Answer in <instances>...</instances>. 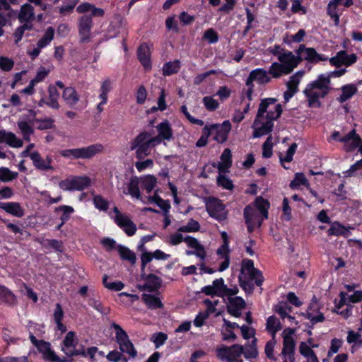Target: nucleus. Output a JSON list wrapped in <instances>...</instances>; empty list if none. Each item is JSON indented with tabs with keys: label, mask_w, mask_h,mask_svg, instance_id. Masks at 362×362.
I'll return each instance as SVG.
<instances>
[{
	"label": "nucleus",
	"mask_w": 362,
	"mask_h": 362,
	"mask_svg": "<svg viewBox=\"0 0 362 362\" xmlns=\"http://www.w3.org/2000/svg\"><path fill=\"white\" fill-rule=\"evenodd\" d=\"M275 98H268L262 100L256 117L252 124L253 138H259L269 134L274 127L273 122L277 119L282 112V107Z\"/></svg>",
	"instance_id": "nucleus-1"
},
{
	"label": "nucleus",
	"mask_w": 362,
	"mask_h": 362,
	"mask_svg": "<svg viewBox=\"0 0 362 362\" xmlns=\"http://www.w3.org/2000/svg\"><path fill=\"white\" fill-rule=\"evenodd\" d=\"M78 13H86L90 12V15H83L78 19V42L80 44H86L93 39L91 30L93 25V17H103L105 15V11L103 8H97L95 5L88 2H83L79 4L76 8Z\"/></svg>",
	"instance_id": "nucleus-2"
},
{
	"label": "nucleus",
	"mask_w": 362,
	"mask_h": 362,
	"mask_svg": "<svg viewBox=\"0 0 362 362\" xmlns=\"http://www.w3.org/2000/svg\"><path fill=\"white\" fill-rule=\"evenodd\" d=\"M331 81L327 78L319 75L317 78L307 84L303 93L308 101V107H320V99L326 97L331 90Z\"/></svg>",
	"instance_id": "nucleus-3"
},
{
	"label": "nucleus",
	"mask_w": 362,
	"mask_h": 362,
	"mask_svg": "<svg viewBox=\"0 0 362 362\" xmlns=\"http://www.w3.org/2000/svg\"><path fill=\"white\" fill-rule=\"evenodd\" d=\"M241 275L239 276L240 285L243 289L248 293H252L254 290L252 281H255L257 286H261L264 277L262 272L254 267V262L251 259H245L243 262Z\"/></svg>",
	"instance_id": "nucleus-4"
},
{
	"label": "nucleus",
	"mask_w": 362,
	"mask_h": 362,
	"mask_svg": "<svg viewBox=\"0 0 362 362\" xmlns=\"http://www.w3.org/2000/svg\"><path fill=\"white\" fill-rule=\"evenodd\" d=\"M300 64L298 55L291 51L286 50L279 57L278 62H273L270 66V73L274 78L290 74Z\"/></svg>",
	"instance_id": "nucleus-5"
},
{
	"label": "nucleus",
	"mask_w": 362,
	"mask_h": 362,
	"mask_svg": "<svg viewBox=\"0 0 362 362\" xmlns=\"http://www.w3.org/2000/svg\"><path fill=\"white\" fill-rule=\"evenodd\" d=\"M158 139H153L152 134L142 132L130 143V150L135 151L136 156L141 159L150 154V148L156 146Z\"/></svg>",
	"instance_id": "nucleus-6"
},
{
	"label": "nucleus",
	"mask_w": 362,
	"mask_h": 362,
	"mask_svg": "<svg viewBox=\"0 0 362 362\" xmlns=\"http://www.w3.org/2000/svg\"><path fill=\"white\" fill-rule=\"evenodd\" d=\"M100 144L90 145L86 147L65 149L60 151V155L68 159H88L103 151Z\"/></svg>",
	"instance_id": "nucleus-7"
},
{
	"label": "nucleus",
	"mask_w": 362,
	"mask_h": 362,
	"mask_svg": "<svg viewBox=\"0 0 362 362\" xmlns=\"http://www.w3.org/2000/svg\"><path fill=\"white\" fill-rule=\"evenodd\" d=\"M62 350L68 356L86 357L85 346L78 343L76 334L73 331H70L66 334L62 341Z\"/></svg>",
	"instance_id": "nucleus-8"
},
{
	"label": "nucleus",
	"mask_w": 362,
	"mask_h": 362,
	"mask_svg": "<svg viewBox=\"0 0 362 362\" xmlns=\"http://www.w3.org/2000/svg\"><path fill=\"white\" fill-rule=\"evenodd\" d=\"M274 78L270 73V67L269 70L257 68L249 74V76L246 80V86L249 88L247 90V97L250 100H252V93L253 92L254 84L255 81L257 84L262 86L269 83L272 81V78Z\"/></svg>",
	"instance_id": "nucleus-9"
},
{
	"label": "nucleus",
	"mask_w": 362,
	"mask_h": 362,
	"mask_svg": "<svg viewBox=\"0 0 362 362\" xmlns=\"http://www.w3.org/2000/svg\"><path fill=\"white\" fill-rule=\"evenodd\" d=\"M92 182L89 177L69 176L59 182V187L64 191H82L90 186Z\"/></svg>",
	"instance_id": "nucleus-10"
},
{
	"label": "nucleus",
	"mask_w": 362,
	"mask_h": 362,
	"mask_svg": "<svg viewBox=\"0 0 362 362\" xmlns=\"http://www.w3.org/2000/svg\"><path fill=\"white\" fill-rule=\"evenodd\" d=\"M29 337L32 344L37 349L39 352L42 354L45 360L50 362L67 361L65 357L61 358L55 354V352L51 349V344L49 342L37 339L32 333L30 334Z\"/></svg>",
	"instance_id": "nucleus-11"
},
{
	"label": "nucleus",
	"mask_w": 362,
	"mask_h": 362,
	"mask_svg": "<svg viewBox=\"0 0 362 362\" xmlns=\"http://www.w3.org/2000/svg\"><path fill=\"white\" fill-rule=\"evenodd\" d=\"M112 327L116 331L115 338L120 351L128 354L132 358H135L137 356V351L133 344L130 341L126 332L117 324L113 323Z\"/></svg>",
	"instance_id": "nucleus-12"
},
{
	"label": "nucleus",
	"mask_w": 362,
	"mask_h": 362,
	"mask_svg": "<svg viewBox=\"0 0 362 362\" xmlns=\"http://www.w3.org/2000/svg\"><path fill=\"white\" fill-rule=\"evenodd\" d=\"M293 329L291 328L285 329L282 332L283 349L281 355L284 358V362H294V349L295 341L293 337Z\"/></svg>",
	"instance_id": "nucleus-13"
},
{
	"label": "nucleus",
	"mask_w": 362,
	"mask_h": 362,
	"mask_svg": "<svg viewBox=\"0 0 362 362\" xmlns=\"http://www.w3.org/2000/svg\"><path fill=\"white\" fill-rule=\"evenodd\" d=\"M244 352V346L233 344L230 346L220 345L216 349V356L222 361L228 362L236 358H240Z\"/></svg>",
	"instance_id": "nucleus-14"
},
{
	"label": "nucleus",
	"mask_w": 362,
	"mask_h": 362,
	"mask_svg": "<svg viewBox=\"0 0 362 362\" xmlns=\"http://www.w3.org/2000/svg\"><path fill=\"white\" fill-rule=\"evenodd\" d=\"M113 211L115 214L114 221L128 236H132L136 231V224L130 218L124 214H122L117 207H114Z\"/></svg>",
	"instance_id": "nucleus-15"
},
{
	"label": "nucleus",
	"mask_w": 362,
	"mask_h": 362,
	"mask_svg": "<svg viewBox=\"0 0 362 362\" xmlns=\"http://www.w3.org/2000/svg\"><path fill=\"white\" fill-rule=\"evenodd\" d=\"M296 54L300 58V63L303 60L311 63H317L328 59L327 57L318 54L314 48L306 47L304 45H300L296 51Z\"/></svg>",
	"instance_id": "nucleus-16"
},
{
	"label": "nucleus",
	"mask_w": 362,
	"mask_h": 362,
	"mask_svg": "<svg viewBox=\"0 0 362 362\" xmlns=\"http://www.w3.org/2000/svg\"><path fill=\"white\" fill-rule=\"evenodd\" d=\"M206 209L211 217L218 221H223L227 218L225 206L217 199H209L206 203Z\"/></svg>",
	"instance_id": "nucleus-17"
},
{
	"label": "nucleus",
	"mask_w": 362,
	"mask_h": 362,
	"mask_svg": "<svg viewBox=\"0 0 362 362\" xmlns=\"http://www.w3.org/2000/svg\"><path fill=\"white\" fill-rule=\"evenodd\" d=\"M357 60V56L355 54H348L345 51H339L337 54L331 57L329 61L330 64L339 67L342 65L349 66L354 64Z\"/></svg>",
	"instance_id": "nucleus-18"
},
{
	"label": "nucleus",
	"mask_w": 362,
	"mask_h": 362,
	"mask_svg": "<svg viewBox=\"0 0 362 362\" xmlns=\"http://www.w3.org/2000/svg\"><path fill=\"white\" fill-rule=\"evenodd\" d=\"M339 141L344 144L343 149L346 152H351L359 146L361 137L355 129H352L346 135L339 138Z\"/></svg>",
	"instance_id": "nucleus-19"
},
{
	"label": "nucleus",
	"mask_w": 362,
	"mask_h": 362,
	"mask_svg": "<svg viewBox=\"0 0 362 362\" xmlns=\"http://www.w3.org/2000/svg\"><path fill=\"white\" fill-rule=\"evenodd\" d=\"M185 243L187 244L188 247L194 250H187L186 251L187 255H188V256L196 255L197 257H199L202 260L205 259L206 251H205L203 245L198 241L197 239L188 235L185 238Z\"/></svg>",
	"instance_id": "nucleus-20"
},
{
	"label": "nucleus",
	"mask_w": 362,
	"mask_h": 362,
	"mask_svg": "<svg viewBox=\"0 0 362 362\" xmlns=\"http://www.w3.org/2000/svg\"><path fill=\"white\" fill-rule=\"evenodd\" d=\"M214 128V139L218 143L225 142L228 136V134L231 129V124L229 120H225L221 124H212Z\"/></svg>",
	"instance_id": "nucleus-21"
},
{
	"label": "nucleus",
	"mask_w": 362,
	"mask_h": 362,
	"mask_svg": "<svg viewBox=\"0 0 362 362\" xmlns=\"http://www.w3.org/2000/svg\"><path fill=\"white\" fill-rule=\"evenodd\" d=\"M156 129L158 132V135L153 136V139H158L156 142V145L161 144L163 141H170L173 139V129L168 121L165 120L158 124Z\"/></svg>",
	"instance_id": "nucleus-22"
},
{
	"label": "nucleus",
	"mask_w": 362,
	"mask_h": 362,
	"mask_svg": "<svg viewBox=\"0 0 362 362\" xmlns=\"http://www.w3.org/2000/svg\"><path fill=\"white\" fill-rule=\"evenodd\" d=\"M151 49L147 44L142 43L139 47L137 49L138 59L147 71L151 69Z\"/></svg>",
	"instance_id": "nucleus-23"
},
{
	"label": "nucleus",
	"mask_w": 362,
	"mask_h": 362,
	"mask_svg": "<svg viewBox=\"0 0 362 362\" xmlns=\"http://www.w3.org/2000/svg\"><path fill=\"white\" fill-rule=\"evenodd\" d=\"M34 166L41 170H53L51 165L52 159L50 156H47L46 159H43L37 152H33L29 155Z\"/></svg>",
	"instance_id": "nucleus-24"
},
{
	"label": "nucleus",
	"mask_w": 362,
	"mask_h": 362,
	"mask_svg": "<svg viewBox=\"0 0 362 362\" xmlns=\"http://www.w3.org/2000/svg\"><path fill=\"white\" fill-rule=\"evenodd\" d=\"M6 143L12 148H21L23 146V141L18 139L15 134L4 129L0 130V144Z\"/></svg>",
	"instance_id": "nucleus-25"
},
{
	"label": "nucleus",
	"mask_w": 362,
	"mask_h": 362,
	"mask_svg": "<svg viewBox=\"0 0 362 362\" xmlns=\"http://www.w3.org/2000/svg\"><path fill=\"white\" fill-rule=\"evenodd\" d=\"M0 209L18 218H21L25 214L24 209L18 202H0Z\"/></svg>",
	"instance_id": "nucleus-26"
},
{
	"label": "nucleus",
	"mask_w": 362,
	"mask_h": 362,
	"mask_svg": "<svg viewBox=\"0 0 362 362\" xmlns=\"http://www.w3.org/2000/svg\"><path fill=\"white\" fill-rule=\"evenodd\" d=\"M229 245L222 244L217 250V255L219 256L220 265L218 269L219 272L227 269L230 264Z\"/></svg>",
	"instance_id": "nucleus-27"
},
{
	"label": "nucleus",
	"mask_w": 362,
	"mask_h": 362,
	"mask_svg": "<svg viewBox=\"0 0 362 362\" xmlns=\"http://www.w3.org/2000/svg\"><path fill=\"white\" fill-rule=\"evenodd\" d=\"M62 98L71 107H74L79 100L76 90L72 87H66L64 89Z\"/></svg>",
	"instance_id": "nucleus-28"
},
{
	"label": "nucleus",
	"mask_w": 362,
	"mask_h": 362,
	"mask_svg": "<svg viewBox=\"0 0 362 362\" xmlns=\"http://www.w3.org/2000/svg\"><path fill=\"white\" fill-rule=\"evenodd\" d=\"M140 180L137 177H131L128 184V193L133 198L141 200L144 204L147 202L141 199V192L139 189Z\"/></svg>",
	"instance_id": "nucleus-29"
},
{
	"label": "nucleus",
	"mask_w": 362,
	"mask_h": 362,
	"mask_svg": "<svg viewBox=\"0 0 362 362\" xmlns=\"http://www.w3.org/2000/svg\"><path fill=\"white\" fill-rule=\"evenodd\" d=\"M33 18L34 12L33 6L28 4L23 5L18 13L19 21L21 23L25 22V23H30V21H31Z\"/></svg>",
	"instance_id": "nucleus-30"
},
{
	"label": "nucleus",
	"mask_w": 362,
	"mask_h": 362,
	"mask_svg": "<svg viewBox=\"0 0 362 362\" xmlns=\"http://www.w3.org/2000/svg\"><path fill=\"white\" fill-rule=\"evenodd\" d=\"M232 154L229 148H226L221 156V161L217 165V168L220 172H225L232 165Z\"/></svg>",
	"instance_id": "nucleus-31"
},
{
	"label": "nucleus",
	"mask_w": 362,
	"mask_h": 362,
	"mask_svg": "<svg viewBox=\"0 0 362 362\" xmlns=\"http://www.w3.org/2000/svg\"><path fill=\"white\" fill-rule=\"evenodd\" d=\"M341 90V94L337 98V100L341 103L352 98L358 90L356 86L354 84L343 86Z\"/></svg>",
	"instance_id": "nucleus-32"
},
{
	"label": "nucleus",
	"mask_w": 362,
	"mask_h": 362,
	"mask_svg": "<svg viewBox=\"0 0 362 362\" xmlns=\"http://www.w3.org/2000/svg\"><path fill=\"white\" fill-rule=\"evenodd\" d=\"M299 351L302 356L307 358V362H319L317 356L307 342L300 344Z\"/></svg>",
	"instance_id": "nucleus-33"
},
{
	"label": "nucleus",
	"mask_w": 362,
	"mask_h": 362,
	"mask_svg": "<svg viewBox=\"0 0 362 362\" xmlns=\"http://www.w3.org/2000/svg\"><path fill=\"white\" fill-rule=\"evenodd\" d=\"M49 97L47 100L46 105L52 109H59V104L58 103V99L59 97V93L54 86L49 87L48 89Z\"/></svg>",
	"instance_id": "nucleus-34"
},
{
	"label": "nucleus",
	"mask_w": 362,
	"mask_h": 362,
	"mask_svg": "<svg viewBox=\"0 0 362 362\" xmlns=\"http://www.w3.org/2000/svg\"><path fill=\"white\" fill-rule=\"evenodd\" d=\"M340 297L341 305L347 304L349 303H358L362 300V291H357L351 295H348L346 293L341 292Z\"/></svg>",
	"instance_id": "nucleus-35"
},
{
	"label": "nucleus",
	"mask_w": 362,
	"mask_h": 362,
	"mask_svg": "<svg viewBox=\"0 0 362 362\" xmlns=\"http://www.w3.org/2000/svg\"><path fill=\"white\" fill-rule=\"evenodd\" d=\"M305 74V71H298L294 74H293L290 78L288 81L286 83V87L288 89L295 90V91L298 92V85L300 83L302 78Z\"/></svg>",
	"instance_id": "nucleus-36"
},
{
	"label": "nucleus",
	"mask_w": 362,
	"mask_h": 362,
	"mask_svg": "<svg viewBox=\"0 0 362 362\" xmlns=\"http://www.w3.org/2000/svg\"><path fill=\"white\" fill-rule=\"evenodd\" d=\"M180 69V60H174L164 64L162 71L164 76H170L176 74Z\"/></svg>",
	"instance_id": "nucleus-37"
},
{
	"label": "nucleus",
	"mask_w": 362,
	"mask_h": 362,
	"mask_svg": "<svg viewBox=\"0 0 362 362\" xmlns=\"http://www.w3.org/2000/svg\"><path fill=\"white\" fill-rule=\"evenodd\" d=\"M139 180L141 184V187L146 189L147 193H151L157 184L156 178L153 175H151L141 177Z\"/></svg>",
	"instance_id": "nucleus-38"
},
{
	"label": "nucleus",
	"mask_w": 362,
	"mask_h": 362,
	"mask_svg": "<svg viewBox=\"0 0 362 362\" xmlns=\"http://www.w3.org/2000/svg\"><path fill=\"white\" fill-rule=\"evenodd\" d=\"M55 212H61L60 217L61 225H64L71 217V214L74 212V209L68 205H62L55 208Z\"/></svg>",
	"instance_id": "nucleus-39"
},
{
	"label": "nucleus",
	"mask_w": 362,
	"mask_h": 362,
	"mask_svg": "<svg viewBox=\"0 0 362 362\" xmlns=\"http://www.w3.org/2000/svg\"><path fill=\"white\" fill-rule=\"evenodd\" d=\"M266 327L268 332L272 334V337H275V334L281 329V324L277 317L270 316L267 319Z\"/></svg>",
	"instance_id": "nucleus-40"
},
{
	"label": "nucleus",
	"mask_w": 362,
	"mask_h": 362,
	"mask_svg": "<svg viewBox=\"0 0 362 362\" xmlns=\"http://www.w3.org/2000/svg\"><path fill=\"white\" fill-rule=\"evenodd\" d=\"M112 90V82L110 78H107L101 83L100 88L99 98L101 100V104H106L107 102V93Z\"/></svg>",
	"instance_id": "nucleus-41"
},
{
	"label": "nucleus",
	"mask_w": 362,
	"mask_h": 362,
	"mask_svg": "<svg viewBox=\"0 0 362 362\" xmlns=\"http://www.w3.org/2000/svg\"><path fill=\"white\" fill-rule=\"evenodd\" d=\"M117 250L122 259L128 260L132 264L136 262V258L134 252L130 250L128 247L122 245H117Z\"/></svg>",
	"instance_id": "nucleus-42"
},
{
	"label": "nucleus",
	"mask_w": 362,
	"mask_h": 362,
	"mask_svg": "<svg viewBox=\"0 0 362 362\" xmlns=\"http://www.w3.org/2000/svg\"><path fill=\"white\" fill-rule=\"evenodd\" d=\"M54 35V28L52 27L47 28L43 37L40 38L37 43L38 47H40V48H44L47 47L53 40Z\"/></svg>",
	"instance_id": "nucleus-43"
},
{
	"label": "nucleus",
	"mask_w": 362,
	"mask_h": 362,
	"mask_svg": "<svg viewBox=\"0 0 362 362\" xmlns=\"http://www.w3.org/2000/svg\"><path fill=\"white\" fill-rule=\"evenodd\" d=\"M15 296L4 286H0V303H6L9 304L14 303Z\"/></svg>",
	"instance_id": "nucleus-44"
},
{
	"label": "nucleus",
	"mask_w": 362,
	"mask_h": 362,
	"mask_svg": "<svg viewBox=\"0 0 362 362\" xmlns=\"http://www.w3.org/2000/svg\"><path fill=\"white\" fill-rule=\"evenodd\" d=\"M17 125L25 141H30V136L34 132L31 125L25 121H18Z\"/></svg>",
	"instance_id": "nucleus-45"
},
{
	"label": "nucleus",
	"mask_w": 362,
	"mask_h": 362,
	"mask_svg": "<svg viewBox=\"0 0 362 362\" xmlns=\"http://www.w3.org/2000/svg\"><path fill=\"white\" fill-rule=\"evenodd\" d=\"M255 208L257 211L263 216V218H267L268 217V208L269 203L262 197H259L255 201Z\"/></svg>",
	"instance_id": "nucleus-46"
},
{
	"label": "nucleus",
	"mask_w": 362,
	"mask_h": 362,
	"mask_svg": "<svg viewBox=\"0 0 362 362\" xmlns=\"http://www.w3.org/2000/svg\"><path fill=\"white\" fill-rule=\"evenodd\" d=\"M327 233L329 235H347L349 230L341 224L334 222L328 229Z\"/></svg>",
	"instance_id": "nucleus-47"
},
{
	"label": "nucleus",
	"mask_w": 362,
	"mask_h": 362,
	"mask_svg": "<svg viewBox=\"0 0 362 362\" xmlns=\"http://www.w3.org/2000/svg\"><path fill=\"white\" fill-rule=\"evenodd\" d=\"M244 346V354L246 358H254L257 356V339L254 338L252 340V343L250 345H245Z\"/></svg>",
	"instance_id": "nucleus-48"
},
{
	"label": "nucleus",
	"mask_w": 362,
	"mask_h": 362,
	"mask_svg": "<svg viewBox=\"0 0 362 362\" xmlns=\"http://www.w3.org/2000/svg\"><path fill=\"white\" fill-rule=\"evenodd\" d=\"M144 300L146 305L151 309H156L163 307L160 300L152 295H144Z\"/></svg>",
	"instance_id": "nucleus-49"
},
{
	"label": "nucleus",
	"mask_w": 362,
	"mask_h": 362,
	"mask_svg": "<svg viewBox=\"0 0 362 362\" xmlns=\"http://www.w3.org/2000/svg\"><path fill=\"white\" fill-rule=\"evenodd\" d=\"M18 173L10 170L8 168H0V181L6 182L16 179L18 176Z\"/></svg>",
	"instance_id": "nucleus-50"
},
{
	"label": "nucleus",
	"mask_w": 362,
	"mask_h": 362,
	"mask_svg": "<svg viewBox=\"0 0 362 362\" xmlns=\"http://www.w3.org/2000/svg\"><path fill=\"white\" fill-rule=\"evenodd\" d=\"M200 225L197 221L190 219L186 225L182 226L178 228L179 232L192 233L198 231Z\"/></svg>",
	"instance_id": "nucleus-51"
},
{
	"label": "nucleus",
	"mask_w": 362,
	"mask_h": 362,
	"mask_svg": "<svg viewBox=\"0 0 362 362\" xmlns=\"http://www.w3.org/2000/svg\"><path fill=\"white\" fill-rule=\"evenodd\" d=\"M308 182L303 173H297L295 175L294 179L291 182L290 187L291 188H298L301 185L307 186Z\"/></svg>",
	"instance_id": "nucleus-52"
},
{
	"label": "nucleus",
	"mask_w": 362,
	"mask_h": 362,
	"mask_svg": "<svg viewBox=\"0 0 362 362\" xmlns=\"http://www.w3.org/2000/svg\"><path fill=\"white\" fill-rule=\"evenodd\" d=\"M33 28L30 23H24L23 25L17 28L14 32L15 43L16 45L21 40L25 30H30Z\"/></svg>",
	"instance_id": "nucleus-53"
},
{
	"label": "nucleus",
	"mask_w": 362,
	"mask_h": 362,
	"mask_svg": "<svg viewBox=\"0 0 362 362\" xmlns=\"http://www.w3.org/2000/svg\"><path fill=\"white\" fill-rule=\"evenodd\" d=\"M259 214L257 210L250 206H247L244 210V216L246 222L252 221V223H255Z\"/></svg>",
	"instance_id": "nucleus-54"
},
{
	"label": "nucleus",
	"mask_w": 362,
	"mask_h": 362,
	"mask_svg": "<svg viewBox=\"0 0 362 362\" xmlns=\"http://www.w3.org/2000/svg\"><path fill=\"white\" fill-rule=\"evenodd\" d=\"M297 144L293 143L288 149L287 150L284 157H282L281 154L279 155V159L281 163L284 162L290 163L293 160V156L297 149Z\"/></svg>",
	"instance_id": "nucleus-55"
},
{
	"label": "nucleus",
	"mask_w": 362,
	"mask_h": 362,
	"mask_svg": "<svg viewBox=\"0 0 362 362\" xmlns=\"http://www.w3.org/2000/svg\"><path fill=\"white\" fill-rule=\"evenodd\" d=\"M107 279V276L103 277V284L108 289L119 291L124 287V284L122 281L108 282Z\"/></svg>",
	"instance_id": "nucleus-56"
},
{
	"label": "nucleus",
	"mask_w": 362,
	"mask_h": 362,
	"mask_svg": "<svg viewBox=\"0 0 362 362\" xmlns=\"http://www.w3.org/2000/svg\"><path fill=\"white\" fill-rule=\"evenodd\" d=\"M347 334L346 341L349 344H355L362 346V337L359 332L349 330Z\"/></svg>",
	"instance_id": "nucleus-57"
},
{
	"label": "nucleus",
	"mask_w": 362,
	"mask_h": 362,
	"mask_svg": "<svg viewBox=\"0 0 362 362\" xmlns=\"http://www.w3.org/2000/svg\"><path fill=\"white\" fill-rule=\"evenodd\" d=\"M203 39L210 44H214L218 41V35L213 28H209L204 32Z\"/></svg>",
	"instance_id": "nucleus-58"
},
{
	"label": "nucleus",
	"mask_w": 362,
	"mask_h": 362,
	"mask_svg": "<svg viewBox=\"0 0 362 362\" xmlns=\"http://www.w3.org/2000/svg\"><path fill=\"white\" fill-rule=\"evenodd\" d=\"M327 13L334 20V25L337 26L339 25V16L337 13V6H336L335 4H328Z\"/></svg>",
	"instance_id": "nucleus-59"
},
{
	"label": "nucleus",
	"mask_w": 362,
	"mask_h": 362,
	"mask_svg": "<svg viewBox=\"0 0 362 362\" xmlns=\"http://www.w3.org/2000/svg\"><path fill=\"white\" fill-rule=\"evenodd\" d=\"M203 103L205 107L209 111H214L219 106L218 102L211 96L204 97Z\"/></svg>",
	"instance_id": "nucleus-60"
},
{
	"label": "nucleus",
	"mask_w": 362,
	"mask_h": 362,
	"mask_svg": "<svg viewBox=\"0 0 362 362\" xmlns=\"http://www.w3.org/2000/svg\"><path fill=\"white\" fill-rule=\"evenodd\" d=\"M212 286H214V289L216 292L217 296L223 297L224 296V289H225V284L223 278L216 279L212 282Z\"/></svg>",
	"instance_id": "nucleus-61"
},
{
	"label": "nucleus",
	"mask_w": 362,
	"mask_h": 362,
	"mask_svg": "<svg viewBox=\"0 0 362 362\" xmlns=\"http://www.w3.org/2000/svg\"><path fill=\"white\" fill-rule=\"evenodd\" d=\"M228 306L243 310L245 307V302L241 297H229Z\"/></svg>",
	"instance_id": "nucleus-62"
},
{
	"label": "nucleus",
	"mask_w": 362,
	"mask_h": 362,
	"mask_svg": "<svg viewBox=\"0 0 362 362\" xmlns=\"http://www.w3.org/2000/svg\"><path fill=\"white\" fill-rule=\"evenodd\" d=\"M89 305L101 314L105 315L109 312V309L104 308L101 302L95 298H90Z\"/></svg>",
	"instance_id": "nucleus-63"
},
{
	"label": "nucleus",
	"mask_w": 362,
	"mask_h": 362,
	"mask_svg": "<svg viewBox=\"0 0 362 362\" xmlns=\"http://www.w3.org/2000/svg\"><path fill=\"white\" fill-rule=\"evenodd\" d=\"M222 339L224 341H235L237 339L236 334L225 325L223 326L221 329Z\"/></svg>",
	"instance_id": "nucleus-64"
}]
</instances>
